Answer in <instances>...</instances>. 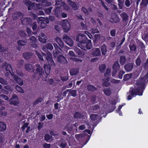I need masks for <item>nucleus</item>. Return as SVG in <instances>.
Returning <instances> with one entry per match:
<instances>
[{"instance_id": "obj_64", "label": "nucleus", "mask_w": 148, "mask_h": 148, "mask_svg": "<svg viewBox=\"0 0 148 148\" xmlns=\"http://www.w3.org/2000/svg\"><path fill=\"white\" fill-rule=\"evenodd\" d=\"M82 10L86 14H88L89 13L87 10L84 7H83L82 8Z\"/></svg>"}, {"instance_id": "obj_29", "label": "nucleus", "mask_w": 148, "mask_h": 148, "mask_svg": "<svg viewBox=\"0 0 148 148\" xmlns=\"http://www.w3.org/2000/svg\"><path fill=\"white\" fill-rule=\"evenodd\" d=\"M17 43L18 45L24 46L27 44V42L25 40H21L18 41Z\"/></svg>"}, {"instance_id": "obj_11", "label": "nucleus", "mask_w": 148, "mask_h": 148, "mask_svg": "<svg viewBox=\"0 0 148 148\" xmlns=\"http://www.w3.org/2000/svg\"><path fill=\"white\" fill-rule=\"evenodd\" d=\"M120 68V66L118 61L115 62L113 66V71L112 72V75L113 77L115 76V75L118 69Z\"/></svg>"}, {"instance_id": "obj_4", "label": "nucleus", "mask_w": 148, "mask_h": 148, "mask_svg": "<svg viewBox=\"0 0 148 148\" xmlns=\"http://www.w3.org/2000/svg\"><path fill=\"white\" fill-rule=\"evenodd\" d=\"M87 38L86 36L82 34H78L77 40H78L79 43L78 44V46L79 47V46L84 45L86 42Z\"/></svg>"}, {"instance_id": "obj_41", "label": "nucleus", "mask_w": 148, "mask_h": 148, "mask_svg": "<svg viewBox=\"0 0 148 148\" xmlns=\"http://www.w3.org/2000/svg\"><path fill=\"white\" fill-rule=\"evenodd\" d=\"M90 118L92 120H95L98 118V116L97 114H91L90 115Z\"/></svg>"}, {"instance_id": "obj_6", "label": "nucleus", "mask_w": 148, "mask_h": 148, "mask_svg": "<svg viewBox=\"0 0 148 148\" xmlns=\"http://www.w3.org/2000/svg\"><path fill=\"white\" fill-rule=\"evenodd\" d=\"M79 47L85 50L90 49L92 47L91 40H88L87 42L85 43L84 45L79 46Z\"/></svg>"}, {"instance_id": "obj_34", "label": "nucleus", "mask_w": 148, "mask_h": 148, "mask_svg": "<svg viewBox=\"0 0 148 148\" xmlns=\"http://www.w3.org/2000/svg\"><path fill=\"white\" fill-rule=\"evenodd\" d=\"M103 92L106 95L109 96L111 94V91L110 89L109 88L105 89L103 90Z\"/></svg>"}, {"instance_id": "obj_19", "label": "nucleus", "mask_w": 148, "mask_h": 148, "mask_svg": "<svg viewBox=\"0 0 148 148\" xmlns=\"http://www.w3.org/2000/svg\"><path fill=\"white\" fill-rule=\"evenodd\" d=\"M109 77H105V78L103 79V86L106 87L109 86L110 84V83L109 82Z\"/></svg>"}, {"instance_id": "obj_14", "label": "nucleus", "mask_w": 148, "mask_h": 148, "mask_svg": "<svg viewBox=\"0 0 148 148\" xmlns=\"http://www.w3.org/2000/svg\"><path fill=\"white\" fill-rule=\"evenodd\" d=\"M53 45L55 48V50L53 51V55L54 57H56L59 53L60 52L59 50L60 49L57 44L54 43Z\"/></svg>"}, {"instance_id": "obj_55", "label": "nucleus", "mask_w": 148, "mask_h": 148, "mask_svg": "<svg viewBox=\"0 0 148 148\" xmlns=\"http://www.w3.org/2000/svg\"><path fill=\"white\" fill-rule=\"evenodd\" d=\"M64 9L66 10H69L70 7L65 3H64L63 5H62Z\"/></svg>"}, {"instance_id": "obj_61", "label": "nucleus", "mask_w": 148, "mask_h": 148, "mask_svg": "<svg viewBox=\"0 0 148 148\" xmlns=\"http://www.w3.org/2000/svg\"><path fill=\"white\" fill-rule=\"evenodd\" d=\"M68 55L72 56H75V54L72 51H70L68 53Z\"/></svg>"}, {"instance_id": "obj_42", "label": "nucleus", "mask_w": 148, "mask_h": 148, "mask_svg": "<svg viewBox=\"0 0 148 148\" xmlns=\"http://www.w3.org/2000/svg\"><path fill=\"white\" fill-rule=\"evenodd\" d=\"M29 40L31 43H35L36 41V39L35 37L32 36L30 38Z\"/></svg>"}, {"instance_id": "obj_23", "label": "nucleus", "mask_w": 148, "mask_h": 148, "mask_svg": "<svg viewBox=\"0 0 148 148\" xmlns=\"http://www.w3.org/2000/svg\"><path fill=\"white\" fill-rule=\"evenodd\" d=\"M22 23L23 24H29L31 21V19L29 18H23L21 19Z\"/></svg>"}, {"instance_id": "obj_5", "label": "nucleus", "mask_w": 148, "mask_h": 148, "mask_svg": "<svg viewBox=\"0 0 148 148\" xmlns=\"http://www.w3.org/2000/svg\"><path fill=\"white\" fill-rule=\"evenodd\" d=\"M62 26L65 30V32H67L70 29L71 25L69 22L66 20H64L62 21Z\"/></svg>"}, {"instance_id": "obj_10", "label": "nucleus", "mask_w": 148, "mask_h": 148, "mask_svg": "<svg viewBox=\"0 0 148 148\" xmlns=\"http://www.w3.org/2000/svg\"><path fill=\"white\" fill-rule=\"evenodd\" d=\"M32 7L34 9L36 10L43 8L42 5L40 3L36 4L33 3H32V5L28 6V9L29 10H30L32 9Z\"/></svg>"}, {"instance_id": "obj_53", "label": "nucleus", "mask_w": 148, "mask_h": 148, "mask_svg": "<svg viewBox=\"0 0 148 148\" xmlns=\"http://www.w3.org/2000/svg\"><path fill=\"white\" fill-rule=\"evenodd\" d=\"M91 32L93 34L99 33V31L97 28H92L91 29Z\"/></svg>"}, {"instance_id": "obj_62", "label": "nucleus", "mask_w": 148, "mask_h": 148, "mask_svg": "<svg viewBox=\"0 0 148 148\" xmlns=\"http://www.w3.org/2000/svg\"><path fill=\"white\" fill-rule=\"evenodd\" d=\"M40 26L41 28H44L46 27L47 25L44 22H42L40 23Z\"/></svg>"}, {"instance_id": "obj_30", "label": "nucleus", "mask_w": 148, "mask_h": 148, "mask_svg": "<svg viewBox=\"0 0 148 148\" xmlns=\"http://www.w3.org/2000/svg\"><path fill=\"white\" fill-rule=\"evenodd\" d=\"M37 20L40 21H45L46 23H49V20L47 18H45L42 17H40L38 18Z\"/></svg>"}, {"instance_id": "obj_51", "label": "nucleus", "mask_w": 148, "mask_h": 148, "mask_svg": "<svg viewBox=\"0 0 148 148\" xmlns=\"http://www.w3.org/2000/svg\"><path fill=\"white\" fill-rule=\"evenodd\" d=\"M77 91L76 90H72L70 91L71 95L73 97H75L77 95Z\"/></svg>"}, {"instance_id": "obj_52", "label": "nucleus", "mask_w": 148, "mask_h": 148, "mask_svg": "<svg viewBox=\"0 0 148 148\" xmlns=\"http://www.w3.org/2000/svg\"><path fill=\"white\" fill-rule=\"evenodd\" d=\"M52 9V8L51 7H50L49 8L45 9V13L47 14H49L51 12Z\"/></svg>"}, {"instance_id": "obj_49", "label": "nucleus", "mask_w": 148, "mask_h": 148, "mask_svg": "<svg viewBox=\"0 0 148 148\" xmlns=\"http://www.w3.org/2000/svg\"><path fill=\"white\" fill-rule=\"evenodd\" d=\"M106 68V66L105 65L101 64L99 66V70L101 72H103L105 69Z\"/></svg>"}, {"instance_id": "obj_57", "label": "nucleus", "mask_w": 148, "mask_h": 148, "mask_svg": "<svg viewBox=\"0 0 148 148\" xmlns=\"http://www.w3.org/2000/svg\"><path fill=\"white\" fill-rule=\"evenodd\" d=\"M71 59L77 62H82V60L80 59L75 58H71Z\"/></svg>"}, {"instance_id": "obj_44", "label": "nucleus", "mask_w": 148, "mask_h": 148, "mask_svg": "<svg viewBox=\"0 0 148 148\" xmlns=\"http://www.w3.org/2000/svg\"><path fill=\"white\" fill-rule=\"evenodd\" d=\"M72 126H70V125H66L65 127V129L68 131V132L71 133V131L72 130L71 128Z\"/></svg>"}, {"instance_id": "obj_47", "label": "nucleus", "mask_w": 148, "mask_h": 148, "mask_svg": "<svg viewBox=\"0 0 148 148\" xmlns=\"http://www.w3.org/2000/svg\"><path fill=\"white\" fill-rule=\"evenodd\" d=\"M0 83L4 85H6L8 84L7 82L5 81L3 79L0 77Z\"/></svg>"}, {"instance_id": "obj_36", "label": "nucleus", "mask_w": 148, "mask_h": 148, "mask_svg": "<svg viewBox=\"0 0 148 148\" xmlns=\"http://www.w3.org/2000/svg\"><path fill=\"white\" fill-rule=\"evenodd\" d=\"M129 47L130 50L131 51H135L136 50V46L133 44H130L129 45Z\"/></svg>"}, {"instance_id": "obj_63", "label": "nucleus", "mask_w": 148, "mask_h": 148, "mask_svg": "<svg viewBox=\"0 0 148 148\" xmlns=\"http://www.w3.org/2000/svg\"><path fill=\"white\" fill-rule=\"evenodd\" d=\"M101 37V35L99 34H96L95 35V37L96 40H97L100 39Z\"/></svg>"}, {"instance_id": "obj_12", "label": "nucleus", "mask_w": 148, "mask_h": 148, "mask_svg": "<svg viewBox=\"0 0 148 148\" xmlns=\"http://www.w3.org/2000/svg\"><path fill=\"white\" fill-rule=\"evenodd\" d=\"M25 69L30 72H34V66L29 63H26L25 64Z\"/></svg>"}, {"instance_id": "obj_58", "label": "nucleus", "mask_w": 148, "mask_h": 148, "mask_svg": "<svg viewBox=\"0 0 148 148\" xmlns=\"http://www.w3.org/2000/svg\"><path fill=\"white\" fill-rule=\"evenodd\" d=\"M99 108V106L97 105H95L92 106L91 107V109L93 110H96Z\"/></svg>"}, {"instance_id": "obj_54", "label": "nucleus", "mask_w": 148, "mask_h": 148, "mask_svg": "<svg viewBox=\"0 0 148 148\" xmlns=\"http://www.w3.org/2000/svg\"><path fill=\"white\" fill-rule=\"evenodd\" d=\"M136 64L138 66H140V60L139 57H138L136 60Z\"/></svg>"}, {"instance_id": "obj_31", "label": "nucleus", "mask_w": 148, "mask_h": 148, "mask_svg": "<svg viewBox=\"0 0 148 148\" xmlns=\"http://www.w3.org/2000/svg\"><path fill=\"white\" fill-rule=\"evenodd\" d=\"M126 58L125 56H122L121 57L120 60V63L122 64H124L126 62Z\"/></svg>"}, {"instance_id": "obj_28", "label": "nucleus", "mask_w": 148, "mask_h": 148, "mask_svg": "<svg viewBox=\"0 0 148 148\" xmlns=\"http://www.w3.org/2000/svg\"><path fill=\"white\" fill-rule=\"evenodd\" d=\"M32 55V53H23V55L24 58L27 60L30 58Z\"/></svg>"}, {"instance_id": "obj_18", "label": "nucleus", "mask_w": 148, "mask_h": 148, "mask_svg": "<svg viewBox=\"0 0 148 148\" xmlns=\"http://www.w3.org/2000/svg\"><path fill=\"white\" fill-rule=\"evenodd\" d=\"M58 61L60 63H66L67 62V61L64 56L60 55L58 57Z\"/></svg>"}, {"instance_id": "obj_24", "label": "nucleus", "mask_w": 148, "mask_h": 148, "mask_svg": "<svg viewBox=\"0 0 148 148\" xmlns=\"http://www.w3.org/2000/svg\"><path fill=\"white\" fill-rule=\"evenodd\" d=\"M101 50L102 54L104 55H106L107 52L106 46L105 44L103 45L101 47Z\"/></svg>"}, {"instance_id": "obj_15", "label": "nucleus", "mask_w": 148, "mask_h": 148, "mask_svg": "<svg viewBox=\"0 0 148 148\" xmlns=\"http://www.w3.org/2000/svg\"><path fill=\"white\" fill-rule=\"evenodd\" d=\"M38 40L40 42L45 43L47 41V37L43 33H41L38 37Z\"/></svg>"}, {"instance_id": "obj_48", "label": "nucleus", "mask_w": 148, "mask_h": 148, "mask_svg": "<svg viewBox=\"0 0 148 148\" xmlns=\"http://www.w3.org/2000/svg\"><path fill=\"white\" fill-rule=\"evenodd\" d=\"M74 117L75 118H81L82 117V116L78 112H76L74 115Z\"/></svg>"}, {"instance_id": "obj_56", "label": "nucleus", "mask_w": 148, "mask_h": 148, "mask_svg": "<svg viewBox=\"0 0 148 148\" xmlns=\"http://www.w3.org/2000/svg\"><path fill=\"white\" fill-rule=\"evenodd\" d=\"M82 137L83 134H77L75 136V138L77 140H79Z\"/></svg>"}, {"instance_id": "obj_59", "label": "nucleus", "mask_w": 148, "mask_h": 148, "mask_svg": "<svg viewBox=\"0 0 148 148\" xmlns=\"http://www.w3.org/2000/svg\"><path fill=\"white\" fill-rule=\"evenodd\" d=\"M66 144L65 142L62 143L59 146L62 148H64L66 146Z\"/></svg>"}, {"instance_id": "obj_13", "label": "nucleus", "mask_w": 148, "mask_h": 148, "mask_svg": "<svg viewBox=\"0 0 148 148\" xmlns=\"http://www.w3.org/2000/svg\"><path fill=\"white\" fill-rule=\"evenodd\" d=\"M12 75L13 76L14 79L20 86H22L23 84V80L21 78L18 77L16 75H14L13 73H11Z\"/></svg>"}, {"instance_id": "obj_20", "label": "nucleus", "mask_w": 148, "mask_h": 148, "mask_svg": "<svg viewBox=\"0 0 148 148\" xmlns=\"http://www.w3.org/2000/svg\"><path fill=\"white\" fill-rule=\"evenodd\" d=\"M68 3L74 10H77L78 9L79 7L74 2L68 1Z\"/></svg>"}, {"instance_id": "obj_46", "label": "nucleus", "mask_w": 148, "mask_h": 148, "mask_svg": "<svg viewBox=\"0 0 148 148\" xmlns=\"http://www.w3.org/2000/svg\"><path fill=\"white\" fill-rule=\"evenodd\" d=\"M111 70L110 69H107L105 76L106 77H108L110 75Z\"/></svg>"}, {"instance_id": "obj_32", "label": "nucleus", "mask_w": 148, "mask_h": 148, "mask_svg": "<svg viewBox=\"0 0 148 148\" xmlns=\"http://www.w3.org/2000/svg\"><path fill=\"white\" fill-rule=\"evenodd\" d=\"M132 75L131 74L125 75L123 77V80H129L131 77Z\"/></svg>"}, {"instance_id": "obj_16", "label": "nucleus", "mask_w": 148, "mask_h": 148, "mask_svg": "<svg viewBox=\"0 0 148 148\" xmlns=\"http://www.w3.org/2000/svg\"><path fill=\"white\" fill-rule=\"evenodd\" d=\"M92 54L94 56H99L101 55V52L99 48H95L92 49Z\"/></svg>"}, {"instance_id": "obj_8", "label": "nucleus", "mask_w": 148, "mask_h": 148, "mask_svg": "<svg viewBox=\"0 0 148 148\" xmlns=\"http://www.w3.org/2000/svg\"><path fill=\"white\" fill-rule=\"evenodd\" d=\"M63 39L65 42L70 46H72L73 45V41L71 39L66 35L64 36Z\"/></svg>"}, {"instance_id": "obj_21", "label": "nucleus", "mask_w": 148, "mask_h": 148, "mask_svg": "<svg viewBox=\"0 0 148 148\" xmlns=\"http://www.w3.org/2000/svg\"><path fill=\"white\" fill-rule=\"evenodd\" d=\"M3 69H5L8 73H10V70H12L11 66L8 64L5 63L3 66Z\"/></svg>"}, {"instance_id": "obj_39", "label": "nucleus", "mask_w": 148, "mask_h": 148, "mask_svg": "<svg viewBox=\"0 0 148 148\" xmlns=\"http://www.w3.org/2000/svg\"><path fill=\"white\" fill-rule=\"evenodd\" d=\"M81 26L82 27V28L83 29H86L88 27V24L87 23H86V24H85L83 23H81Z\"/></svg>"}, {"instance_id": "obj_40", "label": "nucleus", "mask_w": 148, "mask_h": 148, "mask_svg": "<svg viewBox=\"0 0 148 148\" xmlns=\"http://www.w3.org/2000/svg\"><path fill=\"white\" fill-rule=\"evenodd\" d=\"M16 89L18 92L21 93H24V90H23L21 87L18 86H16Z\"/></svg>"}, {"instance_id": "obj_37", "label": "nucleus", "mask_w": 148, "mask_h": 148, "mask_svg": "<svg viewBox=\"0 0 148 148\" xmlns=\"http://www.w3.org/2000/svg\"><path fill=\"white\" fill-rule=\"evenodd\" d=\"M121 16L123 18L124 20H127L128 16L127 14L125 12H123L121 14Z\"/></svg>"}, {"instance_id": "obj_7", "label": "nucleus", "mask_w": 148, "mask_h": 148, "mask_svg": "<svg viewBox=\"0 0 148 148\" xmlns=\"http://www.w3.org/2000/svg\"><path fill=\"white\" fill-rule=\"evenodd\" d=\"M10 104L16 105L18 104V99L17 96L15 94L13 95L12 97L10 100Z\"/></svg>"}, {"instance_id": "obj_17", "label": "nucleus", "mask_w": 148, "mask_h": 148, "mask_svg": "<svg viewBox=\"0 0 148 148\" xmlns=\"http://www.w3.org/2000/svg\"><path fill=\"white\" fill-rule=\"evenodd\" d=\"M133 66V63H129L125 66L124 68L126 71H130L132 70Z\"/></svg>"}, {"instance_id": "obj_3", "label": "nucleus", "mask_w": 148, "mask_h": 148, "mask_svg": "<svg viewBox=\"0 0 148 148\" xmlns=\"http://www.w3.org/2000/svg\"><path fill=\"white\" fill-rule=\"evenodd\" d=\"M64 3L62 0H57L56 1L55 14L58 17L60 16V12L62 11V5H63Z\"/></svg>"}, {"instance_id": "obj_27", "label": "nucleus", "mask_w": 148, "mask_h": 148, "mask_svg": "<svg viewBox=\"0 0 148 148\" xmlns=\"http://www.w3.org/2000/svg\"><path fill=\"white\" fill-rule=\"evenodd\" d=\"M70 73L71 75H75L78 73V70L77 69H72L70 70Z\"/></svg>"}, {"instance_id": "obj_22", "label": "nucleus", "mask_w": 148, "mask_h": 148, "mask_svg": "<svg viewBox=\"0 0 148 148\" xmlns=\"http://www.w3.org/2000/svg\"><path fill=\"white\" fill-rule=\"evenodd\" d=\"M49 65H47L46 64H45L44 65V68L45 70V72L46 73L47 75H48V74H49L50 70H51V68L50 67V66H52V65H51L50 64H49L48 63ZM55 64L54 65H52V66H55Z\"/></svg>"}, {"instance_id": "obj_60", "label": "nucleus", "mask_w": 148, "mask_h": 148, "mask_svg": "<svg viewBox=\"0 0 148 148\" xmlns=\"http://www.w3.org/2000/svg\"><path fill=\"white\" fill-rule=\"evenodd\" d=\"M36 54L37 55L38 58L41 60L43 61L44 60V59L36 51Z\"/></svg>"}, {"instance_id": "obj_45", "label": "nucleus", "mask_w": 148, "mask_h": 148, "mask_svg": "<svg viewBox=\"0 0 148 148\" xmlns=\"http://www.w3.org/2000/svg\"><path fill=\"white\" fill-rule=\"evenodd\" d=\"M31 25L32 28L33 30H35L36 29L37 27V25L36 23L33 22Z\"/></svg>"}, {"instance_id": "obj_33", "label": "nucleus", "mask_w": 148, "mask_h": 148, "mask_svg": "<svg viewBox=\"0 0 148 148\" xmlns=\"http://www.w3.org/2000/svg\"><path fill=\"white\" fill-rule=\"evenodd\" d=\"M148 3V0H142L140 5L142 7L146 6Z\"/></svg>"}, {"instance_id": "obj_26", "label": "nucleus", "mask_w": 148, "mask_h": 148, "mask_svg": "<svg viewBox=\"0 0 148 148\" xmlns=\"http://www.w3.org/2000/svg\"><path fill=\"white\" fill-rule=\"evenodd\" d=\"M55 40L60 47H62L64 46L63 42L59 37H57L56 38Z\"/></svg>"}, {"instance_id": "obj_50", "label": "nucleus", "mask_w": 148, "mask_h": 148, "mask_svg": "<svg viewBox=\"0 0 148 148\" xmlns=\"http://www.w3.org/2000/svg\"><path fill=\"white\" fill-rule=\"evenodd\" d=\"M125 73V72L123 71H120L118 74V77L120 79L122 78L123 77V75Z\"/></svg>"}, {"instance_id": "obj_2", "label": "nucleus", "mask_w": 148, "mask_h": 148, "mask_svg": "<svg viewBox=\"0 0 148 148\" xmlns=\"http://www.w3.org/2000/svg\"><path fill=\"white\" fill-rule=\"evenodd\" d=\"M53 48L52 45L50 43H48L46 45H44L42 48V50L43 51L47 52L46 59L48 63L52 65H54L55 63L52 59L51 53L48 51V49L51 51L53 49Z\"/></svg>"}, {"instance_id": "obj_1", "label": "nucleus", "mask_w": 148, "mask_h": 148, "mask_svg": "<svg viewBox=\"0 0 148 148\" xmlns=\"http://www.w3.org/2000/svg\"><path fill=\"white\" fill-rule=\"evenodd\" d=\"M142 77L140 79H138L137 82V85L139 86L138 89L136 90L135 89L131 91L130 90L131 94L132 95L134 96L135 95H141L143 94V90L144 88L145 85V83L148 80V72L145 76Z\"/></svg>"}, {"instance_id": "obj_38", "label": "nucleus", "mask_w": 148, "mask_h": 148, "mask_svg": "<svg viewBox=\"0 0 148 148\" xmlns=\"http://www.w3.org/2000/svg\"><path fill=\"white\" fill-rule=\"evenodd\" d=\"M88 89L89 91H94L96 90V88L92 85H89L87 86Z\"/></svg>"}, {"instance_id": "obj_9", "label": "nucleus", "mask_w": 148, "mask_h": 148, "mask_svg": "<svg viewBox=\"0 0 148 148\" xmlns=\"http://www.w3.org/2000/svg\"><path fill=\"white\" fill-rule=\"evenodd\" d=\"M36 67V75H39L40 77H42L43 75L44 74V71L42 68L39 65H37Z\"/></svg>"}, {"instance_id": "obj_25", "label": "nucleus", "mask_w": 148, "mask_h": 148, "mask_svg": "<svg viewBox=\"0 0 148 148\" xmlns=\"http://www.w3.org/2000/svg\"><path fill=\"white\" fill-rule=\"evenodd\" d=\"M6 128V124L3 122H0V131H4Z\"/></svg>"}, {"instance_id": "obj_43", "label": "nucleus", "mask_w": 148, "mask_h": 148, "mask_svg": "<svg viewBox=\"0 0 148 148\" xmlns=\"http://www.w3.org/2000/svg\"><path fill=\"white\" fill-rule=\"evenodd\" d=\"M112 19L113 20L112 22L116 23L119 22V18L117 16H115L114 18H112Z\"/></svg>"}, {"instance_id": "obj_35", "label": "nucleus", "mask_w": 148, "mask_h": 148, "mask_svg": "<svg viewBox=\"0 0 148 148\" xmlns=\"http://www.w3.org/2000/svg\"><path fill=\"white\" fill-rule=\"evenodd\" d=\"M21 15V13L19 12L14 13L13 15V18L14 20H16Z\"/></svg>"}]
</instances>
